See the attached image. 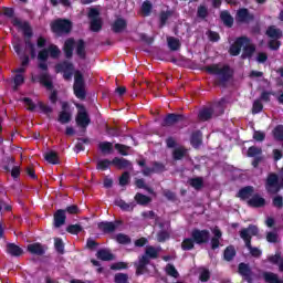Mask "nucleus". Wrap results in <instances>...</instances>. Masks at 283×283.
Here are the masks:
<instances>
[{
	"label": "nucleus",
	"instance_id": "nucleus-59",
	"mask_svg": "<svg viewBox=\"0 0 283 283\" xmlns=\"http://www.w3.org/2000/svg\"><path fill=\"white\" fill-rule=\"evenodd\" d=\"M264 109V105L260 99H255L252 105V114H260Z\"/></svg>",
	"mask_w": 283,
	"mask_h": 283
},
{
	"label": "nucleus",
	"instance_id": "nucleus-17",
	"mask_svg": "<svg viewBox=\"0 0 283 283\" xmlns=\"http://www.w3.org/2000/svg\"><path fill=\"white\" fill-rule=\"evenodd\" d=\"M32 83H41V85H43L44 87H46V90H53L54 88V84L52 83V80H50V73L45 72V73H41L38 76H32L31 78Z\"/></svg>",
	"mask_w": 283,
	"mask_h": 283
},
{
	"label": "nucleus",
	"instance_id": "nucleus-25",
	"mask_svg": "<svg viewBox=\"0 0 283 283\" xmlns=\"http://www.w3.org/2000/svg\"><path fill=\"white\" fill-rule=\"evenodd\" d=\"M75 52L78 59H81L82 61H85V59H87V52L85 51V40H77Z\"/></svg>",
	"mask_w": 283,
	"mask_h": 283
},
{
	"label": "nucleus",
	"instance_id": "nucleus-53",
	"mask_svg": "<svg viewBox=\"0 0 283 283\" xmlns=\"http://www.w3.org/2000/svg\"><path fill=\"white\" fill-rule=\"evenodd\" d=\"M13 92H17L20 85H23V83H25V77L23 76V74H15V76L13 77Z\"/></svg>",
	"mask_w": 283,
	"mask_h": 283
},
{
	"label": "nucleus",
	"instance_id": "nucleus-22",
	"mask_svg": "<svg viewBox=\"0 0 283 283\" xmlns=\"http://www.w3.org/2000/svg\"><path fill=\"white\" fill-rule=\"evenodd\" d=\"M213 107H203L198 113V119L201 120V123H207V120H211L213 118Z\"/></svg>",
	"mask_w": 283,
	"mask_h": 283
},
{
	"label": "nucleus",
	"instance_id": "nucleus-33",
	"mask_svg": "<svg viewBox=\"0 0 283 283\" xmlns=\"http://www.w3.org/2000/svg\"><path fill=\"white\" fill-rule=\"evenodd\" d=\"M189 154V150L184 146L177 147L172 150V159L174 160H182Z\"/></svg>",
	"mask_w": 283,
	"mask_h": 283
},
{
	"label": "nucleus",
	"instance_id": "nucleus-60",
	"mask_svg": "<svg viewBox=\"0 0 283 283\" xmlns=\"http://www.w3.org/2000/svg\"><path fill=\"white\" fill-rule=\"evenodd\" d=\"M22 103H24V105H27V109L29 111V112H34V109H36V104L34 103V101H32V98H30V97H24L23 99H22Z\"/></svg>",
	"mask_w": 283,
	"mask_h": 283
},
{
	"label": "nucleus",
	"instance_id": "nucleus-5",
	"mask_svg": "<svg viewBox=\"0 0 283 283\" xmlns=\"http://www.w3.org/2000/svg\"><path fill=\"white\" fill-rule=\"evenodd\" d=\"M73 92L76 98L80 101H85L87 97V91H85V78L83 77V73H81V71H75L74 73Z\"/></svg>",
	"mask_w": 283,
	"mask_h": 283
},
{
	"label": "nucleus",
	"instance_id": "nucleus-27",
	"mask_svg": "<svg viewBox=\"0 0 283 283\" xmlns=\"http://www.w3.org/2000/svg\"><path fill=\"white\" fill-rule=\"evenodd\" d=\"M28 251L32 255H45V249L41 243H32L28 245Z\"/></svg>",
	"mask_w": 283,
	"mask_h": 283
},
{
	"label": "nucleus",
	"instance_id": "nucleus-6",
	"mask_svg": "<svg viewBox=\"0 0 283 283\" xmlns=\"http://www.w3.org/2000/svg\"><path fill=\"white\" fill-rule=\"evenodd\" d=\"M75 107L77 108L75 123L78 127H82V129H86L90 126V123H92L90 113H87V108L83 104H76Z\"/></svg>",
	"mask_w": 283,
	"mask_h": 283
},
{
	"label": "nucleus",
	"instance_id": "nucleus-46",
	"mask_svg": "<svg viewBox=\"0 0 283 283\" xmlns=\"http://www.w3.org/2000/svg\"><path fill=\"white\" fill-rule=\"evenodd\" d=\"M266 34L270 39H282V30L275 29V27H270L266 30Z\"/></svg>",
	"mask_w": 283,
	"mask_h": 283
},
{
	"label": "nucleus",
	"instance_id": "nucleus-1",
	"mask_svg": "<svg viewBox=\"0 0 283 283\" xmlns=\"http://www.w3.org/2000/svg\"><path fill=\"white\" fill-rule=\"evenodd\" d=\"M205 70L208 74H211L212 76L217 77V85L220 87H227V84L231 78H233L234 71L231 69L230 65L224 64L222 67H220V64H211L208 66H205Z\"/></svg>",
	"mask_w": 283,
	"mask_h": 283
},
{
	"label": "nucleus",
	"instance_id": "nucleus-21",
	"mask_svg": "<svg viewBox=\"0 0 283 283\" xmlns=\"http://www.w3.org/2000/svg\"><path fill=\"white\" fill-rule=\"evenodd\" d=\"M74 45H76V41H74L73 38H69L67 40H65L63 45L65 59H72V56H74Z\"/></svg>",
	"mask_w": 283,
	"mask_h": 283
},
{
	"label": "nucleus",
	"instance_id": "nucleus-62",
	"mask_svg": "<svg viewBox=\"0 0 283 283\" xmlns=\"http://www.w3.org/2000/svg\"><path fill=\"white\" fill-rule=\"evenodd\" d=\"M120 187H127L129 185V171H124L119 177Z\"/></svg>",
	"mask_w": 283,
	"mask_h": 283
},
{
	"label": "nucleus",
	"instance_id": "nucleus-2",
	"mask_svg": "<svg viewBox=\"0 0 283 283\" xmlns=\"http://www.w3.org/2000/svg\"><path fill=\"white\" fill-rule=\"evenodd\" d=\"M11 23L14 28H19V30H22L25 49L29 50L31 59H36V45L32 41V38L34 36V31H32L30 22H22L19 18H15L11 20Z\"/></svg>",
	"mask_w": 283,
	"mask_h": 283
},
{
	"label": "nucleus",
	"instance_id": "nucleus-37",
	"mask_svg": "<svg viewBox=\"0 0 283 283\" xmlns=\"http://www.w3.org/2000/svg\"><path fill=\"white\" fill-rule=\"evenodd\" d=\"M44 159L50 165H60L61 164V160H59V154L54 150L46 153L44 156Z\"/></svg>",
	"mask_w": 283,
	"mask_h": 283
},
{
	"label": "nucleus",
	"instance_id": "nucleus-42",
	"mask_svg": "<svg viewBox=\"0 0 283 283\" xmlns=\"http://www.w3.org/2000/svg\"><path fill=\"white\" fill-rule=\"evenodd\" d=\"M98 149L102 154H112L114 151V144L111 142H102L98 144Z\"/></svg>",
	"mask_w": 283,
	"mask_h": 283
},
{
	"label": "nucleus",
	"instance_id": "nucleus-44",
	"mask_svg": "<svg viewBox=\"0 0 283 283\" xmlns=\"http://www.w3.org/2000/svg\"><path fill=\"white\" fill-rule=\"evenodd\" d=\"M174 14V11L171 10H167V11H161L159 13V27L160 28H165V25H167V21H169V17H171Z\"/></svg>",
	"mask_w": 283,
	"mask_h": 283
},
{
	"label": "nucleus",
	"instance_id": "nucleus-4",
	"mask_svg": "<svg viewBox=\"0 0 283 283\" xmlns=\"http://www.w3.org/2000/svg\"><path fill=\"white\" fill-rule=\"evenodd\" d=\"M74 24L71 20L59 18L55 21L51 22V32L56 34V36H65L72 32Z\"/></svg>",
	"mask_w": 283,
	"mask_h": 283
},
{
	"label": "nucleus",
	"instance_id": "nucleus-47",
	"mask_svg": "<svg viewBox=\"0 0 283 283\" xmlns=\"http://www.w3.org/2000/svg\"><path fill=\"white\" fill-rule=\"evenodd\" d=\"M115 240L118 244H132V238L125 233H117Z\"/></svg>",
	"mask_w": 283,
	"mask_h": 283
},
{
	"label": "nucleus",
	"instance_id": "nucleus-7",
	"mask_svg": "<svg viewBox=\"0 0 283 283\" xmlns=\"http://www.w3.org/2000/svg\"><path fill=\"white\" fill-rule=\"evenodd\" d=\"M234 21L238 25H249L255 21V14H253L248 8H240L237 10Z\"/></svg>",
	"mask_w": 283,
	"mask_h": 283
},
{
	"label": "nucleus",
	"instance_id": "nucleus-36",
	"mask_svg": "<svg viewBox=\"0 0 283 283\" xmlns=\"http://www.w3.org/2000/svg\"><path fill=\"white\" fill-rule=\"evenodd\" d=\"M262 275L265 283H283L280 276L273 272H263Z\"/></svg>",
	"mask_w": 283,
	"mask_h": 283
},
{
	"label": "nucleus",
	"instance_id": "nucleus-56",
	"mask_svg": "<svg viewBox=\"0 0 283 283\" xmlns=\"http://www.w3.org/2000/svg\"><path fill=\"white\" fill-rule=\"evenodd\" d=\"M260 155H262V148L258 146H251L248 148L249 158H256Z\"/></svg>",
	"mask_w": 283,
	"mask_h": 283
},
{
	"label": "nucleus",
	"instance_id": "nucleus-10",
	"mask_svg": "<svg viewBox=\"0 0 283 283\" xmlns=\"http://www.w3.org/2000/svg\"><path fill=\"white\" fill-rule=\"evenodd\" d=\"M190 237L195 241V244H207L211 238V232H209L207 229L200 230L195 228L191 231Z\"/></svg>",
	"mask_w": 283,
	"mask_h": 283
},
{
	"label": "nucleus",
	"instance_id": "nucleus-48",
	"mask_svg": "<svg viewBox=\"0 0 283 283\" xmlns=\"http://www.w3.org/2000/svg\"><path fill=\"white\" fill-rule=\"evenodd\" d=\"M109 165H112V160L101 159L97 161L96 169L97 171H107V169H109Z\"/></svg>",
	"mask_w": 283,
	"mask_h": 283
},
{
	"label": "nucleus",
	"instance_id": "nucleus-12",
	"mask_svg": "<svg viewBox=\"0 0 283 283\" xmlns=\"http://www.w3.org/2000/svg\"><path fill=\"white\" fill-rule=\"evenodd\" d=\"M247 43H251V40L247 36L237 38L233 44L230 45L229 54L230 56H239L240 52H242V48L247 45Z\"/></svg>",
	"mask_w": 283,
	"mask_h": 283
},
{
	"label": "nucleus",
	"instance_id": "nucleus-15",
	"mask_svg": "<svg viewBox=\"0 0 283 283\" xmlns=\"http://www.w3.org/2000/svg\"><path fill=\"white\" fill-rule=\"evenodd\" d=\"M184 120V114L169 113L161 120V127H174V125H177V123H182Z\"/></svg>",
	"mask_w": 283,
	"mask_h": 283
},
{
	"label": "nucleus",
	"instance_id": "nucleus-23",
	"mask_svg": "<svg viewBox=\"0 0 283 283\" xmlns=\"http://www.w3.org/2000/svg\"><path fill=\"white\" fill-rule=\"evenodd\" d=\"M112 30L115 34H120L124 30H127V20L117 18L112 24Z\"/></svg>",
	"mask_w": 283,
	"mask_h": 283
},
{
	"label": "nucleus",
	"instance_id": "nucleus-31",
	"mask_svg": "<svg viewBox=\"0 0 283 283\" xmlns=\"http://www.w3.org/2000/svg\"><path fill=\"white\" fill-rule=\"evenodd\" d=\"M188 185L196 189V191H200L205 187V179L202 177H195L188 180Z\"/></svg>",
	"mask_w": 283,
	"mask_h": 283
},
{
	"label": "nucleus",
	"instance_id": "nucleus-24",
	"mask_svg": "<svg viewBox=\"0 0 283 283\" xmlns=\"http://www.w3.org/2000/svg\"><path fill=\"white\" fill-rule=\"evenodd\" d=\"M253 193H255V188H253V186H245L238 191L237 198H240V200H249Z\"/></svg>",
	"mask_w": 283,
	"mask_h": 283
},
{
	"label": "nucleus",
	"instance_id": "nucleus-52",
	"mask_svg": "<svg viewBox=\"0 0 283 283\" xmlns=\"http://www.w3.org/2000/svg\"><path fill=\"white\" fill-rule=\"evenodd\" d=\"M38 107L42 112V114H45V116H48V118H50V114L54 112L51 106L44 104L43 102H38Z\"/></svg>",
	"mask_w": 283,
	"mask_h": 283
},
{
	"label": "nucleus",
	"instance_id": "nucleus-43",
	"mask_svg": "<svg viewBox=\"0 0 283 283\" xmlns=\"http://www.w3.org/2000/svg\"><path fill=\"white\" fill-rule=\"evenodd\" d=\"M196 248V242L193 241V238H186L181 242V249L182 251H192V249Z\"/></svg>",
	"mask_w": 283,
	"mask_h": 283
},
{
	"label": "nucleus",
	"instance_id": "nucleus-45",
	"mask_svg": "<svg viewBox=\"0 0 283 283\" xmlns=\"http://www.w3.org/2000/svg\"><path fill=\"white\" fill-rule=\"evenodd\" d=\"M54 248L55 251L60 254L63 255L65 253V243H63V239L61 238H55L54 239Z\"/></svg>",
	"mask_w": 283,
	"mask_h": 283
},
{
	"label": "nucleus",
	"instance_id": "nucleus-14",
	"mask_svg": "<svg viewBox=\"0 0 283 283\" xmlns=\"http://www.w3.org/2000/svg\"><path fill=\"white\" fill-rule=\"evenodd\" d=\"M13 50L15 54L19 56L21 61L22 67H27V65H30V55L23 53V48L21 45V39H18L12 42Z\"/></svg>",
	"mask_w": 283,
	"mask_h": 283
},
{
	"label": "nucleus",
	"instance_id": "nucleus-41",
	"mask_svg": "<svg viewBox=\"0 0 283 283\" xmlns=\"http://www.w3.org/2000/svg\"><path fill=\"white\" fill-rule=\"evenodd\" d=\"M168 48L171 52H178L180 50V40L174 36L167 39Z\"/></svg>",
	"mask_w": 283,
	"mask_h": 283
},
{
	"label": "nucleus",
	"instance_id": "nucleus-8",
	"mask_svg": "<svg viewBox=\"0 0 283 283\" xmlns=\"http://www.w3.org/2000/svg\"><path fill=\"white\" fill-rule=\"evenodd\" d=\"M90 30L91 32H101L103 30V19H101V11L96 8H91L88 11Z\"/></svg>",
	"mask_w": 283,
	"mask_h": 283
},
{
	"label": "nucleus",
	"instance_id": "nucleus-16",
	"mask_svg": "<svg viewBox=\"0 0 283 283\" xmlns=\"http://www.w3.org/2000/svg\"><path fill=\"white\" fill-rule=\"evenodd\" d=\"M238 273L244 282L253 283V270L249 263L241 262L238 265Z\"/></svg>",
	"mask_w": 283,
	"mask_h": 283
},
{
	"label": "nucleus",
	"instance_id": "nucleus-18",
	"mask_svg": "<svg viewBox=\"0 0 283 283\" xmlns=\"http://www.w3.org/2000/svg\"><path fill=\"white\" fill-rule=\"evenodd\" d=\"M65 220H67V216L65 214V210L59 209L53 214V224L55 229H61L63 224H65Z\"/></svg>",
	"mask_w": 283,
	"mask_h": 283
},
{
	"label": "nucleus",
	"instance_id": "nucleus-34",
	"mask_svg": "<svg viewBox=\"0 0 283 283\" xmlns=\"http://www.w3.org/2000/svg\"><path fill=\"white\" fill-rule=\"evenodd\" d=\"M115 205H116V207H119V209H122V211H134V209L136 207V203H134V202L127 203L123 199H116Z\"/></svg>",
	"mask_w": 283,
	"mask_h": 283
},
{
	"label": "nucleus",
	"instance_id": "nucleus-57",
	"mask_svg": "<svg viewBox=\"0 0 283 283\" xmlns=\"http://www.w3.org/2000/svg\"><path fill=\"white\" fill-rule=\"evenodd\" d=\"M153 8H154V6L151 4V2L149 0L144 1L142 4L143 14H145V17H149V14H151Z\"/></svg>",
	"mask_w": 283,
	"mask_h": 283
},
{
	"label": "nucleus",
	"instance_id": "nucleus-26",
	"mask_svg": "<svg viewBox=\"0 0 283 283\" xmlns=\"http://www.w3.org/2000/svg\"><path fill=\"white\" fill-rule=\"evenodd\" d=\"M112 165H114V167H117V169H128V167H132V161L125 158L114 157L112 159Z\"/></svg>",
	"mask_w": 283,
	"mask_h": 283
},
{
	"label": "nucleus",
	"instance_id": "nucleus-50",
	"mask_svg": "<svg viewBox=\"0 0 283 283\" xmlns=\"http://www.w3.org/2000/svg\"><path fill=\"white\" fill-rule=\"evenodd\" d=\"M268 262L275 265L283 262L282 252L276 251L275 254L268 256Z\"/></svg>",
	"mask_w": 283,
	"mask_h": 283
},
{
	"label": "nucleus",
	"instance_id": "nucleus-28",
	"mask_svg": "<svg viewBox=\"0 0 283 283\" xmlns=\"http://www.w3.org/2000/svg\"><path fill=\"white\" fill-rule=\"evenodd\" d=\"M7 253H9V255H12L13 258H19L21 255H23V249H21V247L14 244V243H8L7 244Z\"/></svg>",
	"mask_w": 283,
	"mask_h": 283
},
{
	"label": "nucleus",
	"instance_id": "nucleus-9",
	"mask_svg": "<svg viewBox=\"0 0 283 283\" xmlns=\"http://www.w3.org/2000/svg\"><path fill=\"white\" fill-rule=\"evenodd\" d=\"M56 74L63 73L64 81H72V76L74 75V64L69 61H63L55 65Z\"/></svg>",
	"mask_w": 283,
	"mask_h": 283
},
{
	"label": "nucleus",
	"instance_id": "nucleus-3",
	"mask_svg": "<svg viewBox=\"0 0 283 283\" xmlns=\"http://www.w3.org/2000/svg\"><path fill=\"white\" fill-rule=\"evenodd\" d=\"M260 235V229L255 224H249L248 228L240 230V238L243 240L245 248L250 251L252 258H262V250L251 244L253 237Z\"/></svg>",
	"mask_w": 283,
	"mask_h": 283
},
{
	"label": "nucleus",
	"instance_id": "nucleus-58",
	"mask_svg": "<svg viewBox=\"0 0 283 283\" xmlns=\"http://www.w3.org/2000/svg\"><path fill=\"white\" fill-rule=\"evenodd\" d=\"M114 282L115 283H129V275L125 273H117L114 276Z\"/></svg>",
	"mask_w": 283,
	"mask_h": 283
},
{
	"label": "nucleus",
	"instance_id": "nucleus-55",
	"mask_svg": "<svg viewBox=\"0 0 283 283\" xmlns=\"http://www.w3.org/2000/svg\"><path fill=\"white\" fill-rule=\"evenodd\" d=\"M67 233H71V235H78V233H81V231H83V227H81V224L76 223V224H70L66 228Z\"/></svg>",
	"mask_w": 283,
	"mask_h": 283
},
{
	"label": "nucleus",
	"instance_id": "nucleus-29",
	"mask_svg": "<svg viewBox=\"0 0 283 283\" xmlns=\"http://www.w3.org/2000/svg\"><path fill=\"white\" fill-rule=\"evenodd\" d=\"M190 145L195 148L198 149L200 145H202V133L200 130H196L191 134L190 136Z\"/></svg>",
	"mask_w": 283,
	"mask_h": 283
},
{
	"label": "nucleus",
	"instance_id": "nucleus-63",
	"mask_svg": "<svg viewBox=\"0 0 283 283\" xmlns=\"http://www.w3.org/2000/svg\"><path fill=\"white\" fill-rule=\"evenodd\" d=\"M165 171V164L159 163V161H154L153 163V172L154 174H163Z\"/></svg>",
	"mask_w": 283,
	"mask_h": 283
},
{
	"label": "nucleus",
	"instance_id": "nucleus-19",
	"mask_svg": "<svg viewBox=\"0 0 283 283\" xmlns=\"http://www.w3.org/2000/svg\"><path fill=\"white\" fill-rule=\"evenodd\" d=\"M266 206V199L255 193L251 199L248 200V207H252V209H262V207Z\"/></svg>",
	"mask_w": 283,
	"mask_h": 283
},
{
	"label": "nucleus",
	"instance_id": "nucleus-13",
	"mask_svg": "<svg viewBox=\"0 0 283 283\" xmlns=\"http://www.w3.org/2000/svg\"><path fill=\"white\" fill-rule=\"evenodd\" d=\"M120 224H123V220H115L114 222L102 221L97 223V229L104 234L114 233L120 227Z\"/></svg>",
	"mask_w": 283,
	"mask_h": 283
},
{
	"label": "nucleus",
	"instance_id": "nucleus-51",
	"mask_svg": "<svg viewBox=\"0 0 283 283\" xmlns=\"http://www.w3.org/2000/svg\"><path fill=\"white\" fill-rule=\"evenodd\" d=\"M46 50L51 59H59L61 56V49L57 45L51 44Z\"/></svg>",
	"mask_w": 283,
	"mask_h": 283
},
{
	"label": "nucleus",
	"instance_id": "nucleus-38",
	"mask_svg": "<svg viewBox=\"0 0 283 283\" xmlns=\"http://www.w3.org/2000/svg\"><path fill=\"white\" fill-rule=\"evenodd\" d=\"M253 54H255V45L249 43L244 44L241 59H251Z\"/></svg>",
	"mask_w": 283,
	"mask_h": 283
},
{
	"label": "nucleus",
	"instance_id": "nucleus-40",
	"mask_svg": "<svg viewBox=\"0 0 283 283\" xmlns=\"http://www.w3.org/2000/svg\"><path fill=\"white\" fill-rule=\"evenodd\" d=\"M272 136H273L274 140H276L277 143H282V140H283V125L282 124H279L273 128Z\"/></svg>",
	"mask_w": 283,
	"mask_h": 283
},
{
	"label": "nucleus",
	"instance_id": "nucleus-39",
	"mask_svg": "<svg viewBox=\"0 0 283 283\" xmlns=\"http://www.w3.org/2000/svg\"><path fill=\"white\" fill-rule=\"evenodd\" d=\"M57 120L61 123V125H67V123L72 120V112L61 111L59 113Z\"/></svg>",
	"mask_w": 283,
	"mask_h": 283
},
{
	"label": "nucleus",
	"instance_id": "nucleus-30",
	"mask_svg": "<svg viewBox=\"0 0 283 283\" xmlns=\"http://www.w3.org/2000/svg\"><path fill=\"white\" fill-rule=\"evenodd\" d=\"M235 255H238V252L235 251L234 245H228L223 251V260L226 262H232V260H234Z\"/></svg>",
	"mask_w": 283,
	"mask_h": 283
},
{
	"label": "nucleus",
	"instance_id": "nucleus-64",
	"mask_svg": "<svg viewBox=\"0 0 283 283\" xmlns=\"http://www.w3.org/2000/svg\"><path fill=\"white\" fill-rule=\"evenodd\" d=\"M272 205L273 207H276V209H282L283 208V197L282 196H275L272 199Z\"/></svg>",
	"mask_w": 283,
	"mask_h": 283
},
{
	"label": "nucleus",
	"instance_id": "nucleus-20",
	"mask_svg": "<svg viewBox=\"0 0 283 283\" xmlns=\"http://www.w3.org/2000/svg\"><path fill=\"white\" fill-rule=\"evenodd\" d=\"M96 258L97 260H102V262H112L116 260V255H114L109 249H99L96 252Z\"/></svg>",
	"mask_w": 283,
	"mask_h": 283
},
{
	"label": "nucleus",
	"instance_id": "nucleus-11",
	"mask_svg": "<svg viewBox=\"0 0 283 283\" xmlns=\"http://www.w3.org/2000/svg\"><path fill=\"white\" fill-rule=\"evenodd\" d=\"M265 189L268 193L275 196V193H280V177L276 174L272 172L268 176L265 181Z\"/></svg>",
	"mask_w": 283,
	"mask_h": 283
},
{
	"label": "nucleus",
	"instance_id": "nucleus-49",
	"mask_svg": "<svg viewBox=\"0 0 283 283\" xmlns=\"http://www.w3.org/2000/svg\"><path fill=\"white\" fill-rule=\"evenodd\" d=\"M149 260H157L158 258V250L154 248V245H148L145 250V254Z\"/></svg>",
	"mask_w": 283,
	"mask_h": 283
},
{
	"label": "nucleus",
	"instance_id": "nucleus-32",
	"mask_svg": "<svg viewBox=\"0 0 283 283\" xmlns=\"http://www.w3.org/2000/svg\"><path fill=\"white\" fill-rule=\"evenodd\" d=\"M220 19L226 28H233V15L229 11H221Z\"/></svg>",
	"mask_w": 283,
	"mask_h": 283
},
{
	"label": "nucleus",
	"instance_id": "nucleus-35",
	"mask_svg": "<svg viewBox=\"0 0 283 283\" xmlns=\"http://www.w3.org/2000/svg\"><path fill=\"white\" fill-rule=\"evenodd\" d=\"M135 202H137V205H139L140 207H147V205H149V202H151L150 197H148L147 195H143L140 192H137L134 197Z\"/></svg>",
	"mask_w": 283,
	"mask_h": 283
},
{
	"label": "nucleus",
	"instance_id": "nucleus-54",
	"mask_svg": "<svg viewBox=\"0 0 283 283\" xmlns=\"http://www.w3.org/2000/svg\"><path fill=\"white\" fill-rule=\"evenodd\" d=\"M197 17L198 19H207L209 17V9L207 6H199L197 9Z\"/></svg>",
	"mask_w": 283,
	"mask_h": 283
},
{
	"label": "nucleus",
	"instance_id": "nucleus-61",
	"mask_svg": "<svg viewBox=\"0 0 283 283\" xmlns=\"http://www.w3.org/2000/svg\"><path fill=\"white\" fill-rule=\"evenodd\" d=\"M166 273L170 275V277H178V270H176V266L171 263L166 265Z\"/></svg>",
	"mask_w": 283,
	"mask_h": 283
}]
</instances>
